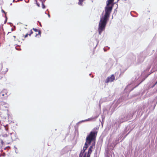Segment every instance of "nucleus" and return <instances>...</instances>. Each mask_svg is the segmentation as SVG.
<instances>
[{
    "label": "nucleus",
    "mask_w": 157,
    "mask_h": 157,
    "mask_svg": "<svg viewBox=\"0 0 157 157\" xmlns=\"http://www.w3.org/2000/svg\"><path fill=\"white\" fill-rule=\"evenodd\" d=\"M112 9V7H106L105 8V13L103 17L101 18L99 23L98 30L99 34L101 32L104 30L107 21L109 19L111 12Z\"/></svg>",
    "instance_id": "obj_2"
},
{
    "label": "nucleus",
    "mask_w": 157,
    "mask_h": 157,
    "mask_svg": "<svg viewBox=\"0 0 157 157\" xmlns=\"http://www.w3.org/2000/svg\"><path fill=\"white\" fill-rule=\"evenodd\" d=\"M98 132L97 128H94L91 131L89 135L86 138V142L85 146L79 154V157H84L86 155V157H90L94 147L95 146V141Z\"/></svg>",
    "instance_id": "obj_1"
},
{
    "label": "nucleus",
    "mask_w": 157,
    "mask_h": 157,
    "mask_svg": "<svg viewBox=\"0 0 157 157\" xmlns=\"http://www.w3.org/2000/svg\"><path fill=\"white\" fill-rule=\"evenodd\" d=\"M38 6H39V5H37Z\"/></svg>",
    "instance_id": "obj_21"
},
{
    "label": "nucleus",
    "mask_w": 157,
    "mask_h": 157,
    "mask_svg": "<svg viewBox=\"0 0 157 157\" xmlns=\"http://www.w3.org/2000/svg\"><path fill=\"white\" fill-rule=\"evenodd\" d=\"M28 35V33L26 34L24 36V38L27 37Z\"/></svg>",
    "instance_id": "obj_15"
},
{
    "label": "nucleus",
    "mask_w": 157,
    "mask_h": 157,
    "mask_svg": "<svg viewBox=\"0 0 157 157\" xmlns=\"http://www.w3.org/2000/svg\"><path fill=\"white\" fill-rule=\"evenodd\" d=\"M157 84V81L156 82H155V84L153 85V87H154V86L156 84Z\"/></svg>",
    "instance_id": "obj_17"
},
{
    "label": "nucleus",
    "mask_w": 157,
    "mask_h": 157,
    "mask_svg": "<svg viewBox=\"0 0 157 157\" xmlns=\"http://www.w3.org/2000/svg\"><path fill=\"white\" fill-rule=\"evenodd\" d=\"M37 34H38V33H36V35L35 36L38 37V38H39L40 36L41 33H40V34L38 35H37Z\"/></svg>",
    "instance_id": "obj_11"
},
{
    "label": "nucleus",
    "mask_w": 157,
    "mask_h": 157,
    "mask_svg": "<svg viewBox=\"0 0 157 157\" xmlns=\"http://www.w3.org/2000/svg\"><path fill=\"white\" fill-rule=\"evenodd\" d=\"M1 135L3 138V139L2 140L1 139L0 140L1 143L2 145H3L4 144L3 140H4L5 142H7V143H8L10 140V137L9 136H8L7 134H1V135H0V136H1Z\"/></svg>",
    "instance_id": "obj_3"
},
{
    "label": "nucleus",
    "mask_w": 157,
    "mask_h": 157,
    "mask_svg": "<svg viewBox=\"0 0 157 157\" xmlns=\"http://www.w3.org/2000/svg\"><path fill=\"white\" fill-rule=\"evenodd\" d=\"M1 94H2V96H4V94H2V93H1Z\"/></svg>",
    "instance_id": "obj_18"
},
{
    "label": "nucleus",
    "mask_w": 157,
    "mask_h": 157,
    "mask_svg": "<svg viewBox=\"0 0 157 157\" xmlns=\"http://www.w3.org/2000/svg\"><path fill=\"white\" fill-rule=\"evenodd\" d=\"M115 79V76L113 75H112L110 77H108L105 81L106 83H108L109 82H112Z\"/></svg>",
    "instance_id": "obj_4"
},
{
    "label": "nucleus",
    "mask_w": 157,
    "mask_h": 157,
    "mask_svg": "<svg viewBox=\"0 0 157 157\" xmlns=\"http://www.w3.org/2000/svg\"><path fill=\"white\" fill-rule=\"evenodd\" d=\"M48 16H49V17H50V15H49V14L48 15Z\"/></svg>",
    "instance_id": "obj_20"
},
{
    "label": "nucleus",
    "mask_w": 157,
    "mask_h": 157,
    "mask_svg": "<svg viewBox=\"0 0 157 157\" xmlns=\"http://www.w3.org/2000/svg\"><path fill=\"white\" fill-rule=\"evenodd\" d=\"M98 116H96L94 117H92L90 118H89L85 120L84 121H93L94 120L96 119L98 117Z\"/></svg>",
    "instance_id": "obj_7"
},
{
    "label": "nucleus",
    "mask_w": 157,
    "mask_h": 157,
    "mask_svg": "<svg viewBox=\"0 0 157 157\" xmlns=\"http://www.w3.org/2000/svg\"><path fill=\"white\" fill-rule=\"evenodd\" d=\"M42 7L43 9H44L45 8V6L44 4L43 3H42Z\"/></svg>",
    "instance_id": "obj_14"
},
{
    "label": "nucleus",
    "mask_w": 157,
    "mask_h": 157,
    "mask_svg": "<svg viewBox=\"0 0 157 157\" xmlns=\"http://www.w3.org/2000/svg\"><path fill=\"white\" fill-rule=\"evenodd\" d=\"M13 37L15 39L16 38V36H13Z\"/></svg>",
    "instance_id": "obj_19"
},
{
    "label": "nucleus",
    "mask_w": 157,
    "mask_h": 157,
    "mask_svg": "<svg viewBox=\"0 0 157 157\" xmlns=\"http://www.w3.org/2000/svg\"><path fill=\"white\" fill-rule=\"evenodd\" d=\"M8 71L7 68L2 67L1 70V72L2 74H5Z\"/></svg>",
    "instance_id": "obj_6"
},
{
    "label": "nucleus",
    "mask_w": 157,
    "mask_h": 157,
    "mask_svg": "<svg viewBox=\"0 0 157 157\" xmlns=\"http://www.w3.org/2000/svg\"><path fill=\"white\" fill-rule=\"evenodd\" d=\"M0 107L4 109V108H7L8 107V104L3 101L0 102Z\"/></svg>",
    "instance_id": "obj_5"
},
{
    "label": "nucleus",
    "mask_w": 157,
    "mask_h": 157,
    "mask_svg": "<svg viewBox=\"0 0 157 157\" xmlns=\"http://www.w3.org/2000/svg\"><path fill=\"white\" fill-rule=\"evenodd\" d=\"M5 129L7 131L8 129V126H5Z\"/></svg>",
    "instance_id": "obj_13"
},
{
    "label": "nucleus",
    "mask_w": 157,
    "mask_h": 157,
    "mask_svg": "<svg viewBox=\"0 0 157 157\" xmlns=\"http://www.w3.org/2000/svg\"><path fill=\"white\" fill-rule=\"evenodd\" d=\"M2 12L4 13L5 14H6V12H5V11L3 10H2Z\"/></svg>",
    "instance_id": "obj_16"
},
{
    "label": "nucleus",
    "mask_w": 157,
    "mask_h": 157,
    "mask_svg": "<svg viewBox=\"0 0 157 157\" xmlns=\"http://www.w3.org/2000/svg\"><path fill=\"white\" fill-rule=\"evenodd\" d=\"M114 0H108L107 1V5L108 6L109 5L112 4V3L113 2Z\"/></svg>",
    "instance_id": "obj_9"
},
{
    "label": "nucleus",
    "mask_w": 157,
    "mask_h": 157,
    "mask_svg": "<svg viewBox=\"0 0 157 157\" xmlns=\"http://www.w3.org/2000/svg\"><path fill=\"white\" fill-rule=\"evenodd\" d=\"M33 29L35 31L36 33H38V34H37V35H39V34H40V33H41V31L40 30H38L36 29L33 28Z\"/></svg>",
    "instance_id": "obj_8"
},
{
    "label": "nucleus",
    "mask_w": 157,
    "mask_h": 157,
    "mask_svg": "<svg viewBox=\"0 0 157 157\" xmlns=\"http://www.w3.org/2000/svg\"><path fill=\"white\" fill-rule=\"evenodd\" d=\"M85 0H79V2L78 4L80 5H82V2Z\"/></svg>",
    "instance_id": "obj_10"
},
{
    "label": "nucleus",
    "mask_w": 157,
    "mask_h": 157,
    "mask_svg": "<svg viewBox=\"0 0 157 157\" xmlns=\"http://www.w3.org/2000/svg\"><path fill=\"white\" fill-rule=\"evenodd\" d=\"M33 33V32L32 31V30H31L30 32H29V33H28V35L30 36Z\"/></svg>",
    "instance_id": "obj_12"
}]
</instances>
